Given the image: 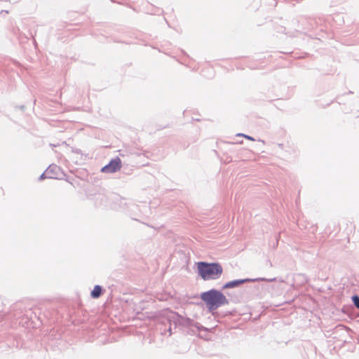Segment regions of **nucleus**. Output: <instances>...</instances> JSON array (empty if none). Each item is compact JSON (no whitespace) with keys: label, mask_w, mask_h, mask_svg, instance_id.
Instances as JSON below:
<instances>
[{"label":"nucleus","mask_w":359,"mask_h":359,"mask_svg":"<svg viewBox=\"0 0 359 359\" xmlns=\"http://www.w3.org/2000/svg\"><path fill=\"white\" fill-rule=\"evenodd\" d=\"M197 269L204 280L217 279L223 273L222 266L218 263L200 262L197 264Z\"/></svg>","instance_id":"1"},{"label":"nucleus","mask_w":359,"mask_h":359,"mask_svg":"<svg viewBox=\"0 0 359 359\" xmlns=\"http://www.w3.org/2000/svg\"><path fill=\"white\" fill-rule=\"evenodd\" d=\"M247 280H236L226 283L224 286V289L233 288L239 286L241 284L246 282Z\"/></svg>","instance_id":"4"},{"label":"nucleus","mask_w":359,"mask_h":359,"mask_svg":"<svg viewBox=\"0 0 359 359\" xmlns=\"http://www.w3.org/2000/svg\"><path fill=\"white\" fill-rule=\"evenodd\" d=\"M102 289L100 285H95L93 290L91 291V297L94 299H97L102 294Z\"/></svg>","instance_id":"5"},{"label":"nucleus","mask_w":359,"mask_h":359,"mask_svg":"<svg viewBox=\"0 0 359 359\" xmlns=\"http://www.w3.org/2000/svg\"><path fill=\"white\" fill-rule=\"evenodd\" d=\"M122 167V163L120 158L116 157L111 159L109 163L104 166L101 171L104 173H114L121 170Z\"/></svg>","instance_id":"3"},{"label":"nucleus","mask_w":359,"mask_h":359,"mask_svg":"<svg viewBox=\"0 0 359 359\" xmlns=\"http://www.w3.org/2000/svg\"><path fill=\"white\" fill-rule=\"evenodd\" d=\"M352 299L355 306L359 309V297L353 296Z\"/></svg>","instance_id":"6"},{"label":"nucleus","mask_w":359,"mask_h":359,"mask_svg":"<svg viewBox=\"0 0 359 359\" xmlns=\"http://www.w3.org/2000/svg\"><path fill=\"white\" fill-rule=\"evenodd\" d=\"M244 137L248 140H255L254 138H252V137H250L248 135H244Z\"/></svg>","instance_id":"7"},{"label":"nucleus","mask_w":359,"mask_h":359,"mask_svg":"<svg viewBox=\"0 0 359 359\" xmlns=\"http://www.w3.org/2000/svg\"><path fill=\"white\" fill-rule=\"evenodd\" d=\"M201 299L205 303L208 309L212 311L219 306L228 304L226 297L220 292L215 290L203 292L201 295Z\"/></svg>","instance_id":"2"}]
</instances>
